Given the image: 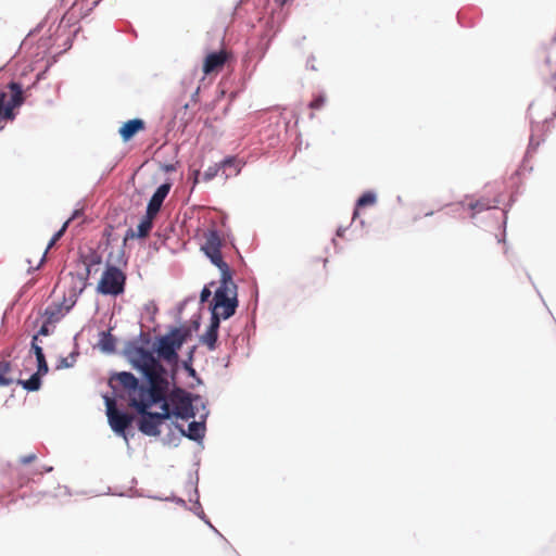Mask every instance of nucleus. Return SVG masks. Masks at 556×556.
Returning a JSON list of instances; mask_svg holds the SVG:
<instances>
[{
    "instance_id": "1",
    "label": "nucleus",
    "mask_w": 556,
    "mask_h": 556,
    "mask_svg": "<svg viewBox=\"0 0 556 556\" xmlns=\"http://www.w3.org/2000/svg\"><path fill=\"white\" fill-rule=\"evenodd\" d=\"M124 354L132 368L143 376L147 384L140 383L138 378L128 371L113 374L109 383L115 392L125 393L129 406L141 415L139 430L146 435L156 437L161 433L162 422L170 417V409L168 404H162L160 413L148 409L165 400L169 390L167 370L151 351L139 345L137 341L127 342Z\"/></svg>"
},
{
    "instance_id": "2",
    "label": "nucleus",
    "mask_w": 556,
    "mask_h": 556,
    "mask_svg": "<svg viewBox=\"0 0 556 556\" xmlns=\"http://www.w3.org/2000/svg\"><path fill=\"white\" fill-rule=\"evenodd\" d=\"M238 306L237 286L235 285L231 273L220 275V286L215 291L212 316L227 319L231 317Z\"/></svg>"
},
{
    "instance_id": "3",
    "label": "nucleus",
    "mask_w": 556,
    "mask_h": 556,
    "mask_svg": "<svg viewBox=\"0 0 556 556\" xmlns=\"http://www.w3.org/2000/svg\"><path fill=\"white\" fill-rule=\"evenodd\" d=\"M25 102L24 90L21 84L11 81L0 91V130L8 122L16 117L15 110Z\"/></svg>"
},
{
    "instance_id": "4",
    "label": "nucleus",
    "mask_w": 556,
    "mask_h": 556,
    "mask_svg": "<svg viewBox=\"0 0 556 556\" xmlns=\"http://www.w3.org/2000/svg\"><path fill=\"white\" fill-rule=\"evenodd\" d=\"M189 334L188 330L181 328H172L168 333L162 336L156 341L155 352L159 362L163 359L168 364L177 363L178 351L181 349Z\"/></svg>"
},
{
    "instance_id": "5",
    "label": "nucleus",
    "mask_w": 556,
    "mask_h": 556,
    "mask_svg": "<svg viewBox=\"0 0 556 556\" xmlns=\"http://www.w3.org/2000/svg\"><path fill=\"white\" fill-rule=\"evenodd\" d=\"M162 404H168L170 409V416L188 420L195 416V412L192 405V397L189 393L182 389H176L169 394L166 393V397L161 402Z\"/></svg>"
},
{
    "instance_id": "6",
    "label": "nucleus",
    "mask_w": 556,
    "mask_h": 556,
    "mask_svg": "<svg viewBox=\"0 0 556 556\" xmlns=\"http://www.w3.org/2000/svg\"><path fill=\"white\" fill-rule=\"evenodd\" d=\"M126 275L116 266L108 265L98 282L97 291L104 295H118L125 290Z\"/></svg>"
},
{
    "instance_id": "7",
    "label": "nucleus",
    "mask_w": 556,
    "mask_h": 556,
    "mask_svg": "<svg viewBox=\"0 0 556 556\" xmlns=\"http://www.w3.org/2000/svg\"><path fill=\"white\" fill-rule=\"evenodd\" d=\"M205 241L202 245V250L205 255L211 260V262L217 266L220 270V275H227L230 271V268L226 262H224L220 248L223 245V240L219 237L216 230H208L205 236Z\"/></svg>"
},
{
    "instance_id": "8",
    "label": "nucleus",
    "mask_w": 556,
    "mask_h": 556,
    "mask_svg": "<svg viewBox=\"0 0 556 556\" xmlns=\"http://www.w3.org/2000/svg\"><path fill=\"white\" fill-rule=\"evenodd\" d=\"M105 406L109 424L114 432L125 434L126 429L131 425L134 416L117 409L114 399L105 396Z\"/></svg>"
},
{
    "instance_id": "9",
    "label": "nucleus",
    "mask_w": 556,
    "mask_h": 556,
    "mask_svg": "<svg viewBox=\"0 0 556 556\" xmlns=\"http://www.w3.org/2000/svg\"><path fill=\"white\" fill-rule=\"evenodd\" d=\"M230 55L225 49L208 53L203 60L202 71L204 75H217L224 68Z\"/></svg>"
},
{
    "instance_id": "10",
    "label": "nucleus",
    "mask_w": 556,
    "mask_h": 556,
    "mask_svg": "<svg viewBox=\"0 0 556 556\" xmlns=\"http://www.w3.org/2000/svg\"><path fill=\"white\" fill-rule=\"evenodd\" d=\"M170 187H172V185L167 182V184L161 185L156 189V191L153 193L152 198L150 199V201L148 203L147 212H146V213H148V215H150V216L157 215L165 198L169 193Z\"/></svg>"
},
{
    "instance_id": "11",
    "label": "nucleus",
    "mask_w": 556,
    "mask_h": 556,
    "mask_svg": "<svg viewBox=\"0 0 556 556\" xmlns=\"http://www.w3.org/2000/svg\"><path fill=\"white\" fill-rule=\"evenodd\" d=\"M220 320L216 316H212L207 330L200 337V342L207 346L210 351L216 349Z\"/></svg>"
},
{
    "instance_id": "12",
    "label": "nucleus",
    "mask_w": 556,
    "mask_h": 556,
    "mask_svg": "<svg viewBox=\"0 0 556 556\" xmlns=\"http://www.w3.org/2000/svg\"><path fill=\"white\" fill-rule=\"evenodd\" d=\"M96 4V0H77L66 12L63 20L67 18L71 21L72 18L84 17L87 15V12L90 11Z\"/></svg>"
},
{
    "instance_id": "13",
    "label": "nucleus",
    "mask_w": 556,
    "mask_h": 556,
    "mask_svg": "<svg viewBox=\"0 0 556 556\" xmlns=\"http://www.w3.org/2000/svg\"><path fill=\"white\" fill-rule=\"evenodd\" d=\"M154 218H155V216H150V215H148V213H146V216L142 218V220L139 223V225L137 227V231L129 228L126 231L124 240L127 241L129 239L148 237V235L150 233V231L152 229Z\"/></svg>"
},
{
    "instance_id": "14",
    "label": "nucleus",
    "mask_w": 556,
    "mask_h": 556,
    "mask_svg": "<svg viewBox=\"0 0 556 556\" xmlns=\"http://www.w3.org/2000/svg\"><path fill=\"white\" fill-rule=\"evenodd\" d=\"M73 304L74 302L67 305H64V303H52L48 305L45 311L47 324L58 323L66 313L70 312Z\"/></svg>"
},
{
    "instance_id": "15",
    "label": "nucleus",
    "mask_w": 556,
    "mask_h": 556,
    "mask_svg": "<svg viewBox=\"0 0 556 556\" xmlns=\"http://www.w3.org/2000/svg\"><path fill=\"white\" fill-rule=\"evenodd\" d=\"M144 129V122L140 118L129 119L119 128L124 141L130 140L138 131Z\"/></svg>"
},
{
    "instance_id": "16",
    "label": "nucleus",
    "mask_w": 556,
    "mask_h": 556,
    "mask_svg": "<svg viewBox=\"0 0 556 556\" xmlns=\"http://www.w3.org/2000/svg\"><path fill=\"white\" fill-rule=\"evenodd\" d=\"M182 433L191 440H201L205 434L204 421H192L188 426V432L181 430Z\"/></svg>"
},
{
    "instance_id": "17",
    "label": "nucleus",
    "mask_w": 556,
    "mask_h": 556,
    "mask_svg": "<svg viewBox=\"0 0 556 556\" xmlns=\"http://www.w3.org/2000/svg\"><path fill=\"white\" fill-rule=\"evenodd\" d=\"M37 339H38V336H34L33 341H31V349L36 355L37 363H38L37 371H39V374H47L48 372V364L46 362V357H45L42 349L36 343Z\"/></svg>"
},
{
    "instance_id": "18",
    "label": "nucleus",
    "mask_w": 556,
    "mask_h": 556,
    "mask_svg": "<svg viewBox=\"0 0 556 556\" xmlns=\"http://www.w3.org/2000/svg\"><path fill=\"white\" fill-rule=\"evenodd\" d=\"M14 382L12 366L10 362H0V386L8 387Z\"/></svg>"
},
{
    "instance_id": "19",
    "label": "nucleus",
    "mask_w": 556,
    "mask_h": 556,
    "mask_svg": "<svg viewBox=\"0 0 556 556\" xmlns=\"http://www.w3.org/2000/svg\"><path fill=\"white\" fill-rule=\"evenodd\" d=\"M376 201H377V197L374 192L367 191V192L363 193L361 195V198L357 200L356 208L353 213V219H355L357 217L358 208L368 206V205H374L376 203Z\"/></svg>"
},
{
    "instance_id": "20",
    "label": "nucleus",
    "mask_w": 556,
    "mask_h": 556,
    "mask_svg": "<svg viewBox=\"0 0 556 556\" xmlns=\"http://www.w3.org/2000/svg\"><path fill=\"white\" fill-rule=\"evenodd\" d=\"M43 374H39V371L35 372L28 380H17V383L22 384L24 389L28 391H37L40 388L41 380L40 376Z\"/></svg>"
},
{
    "instance_id": "21",
    "label": "nucleus",
    "mask_w": 556,
    "mask_h": 556,
    "mask_svg": "<svg viewBox=\"0 0 556 556\" xmlns=\"http://www.w3.org/2000/svg\"><path fill=\"white\" fill-rule=\"evenodd\" d=\"M496 204H492L489 200H478V201H475V202H470L468 204V207L473 211V213H479V212H482V211H486V210H490L492 207H495ZM475 214L471 215V217H473Z\"/></svg>"
},
{
    "instance_id": "22",
    "label": "nucleus",
    "mask_w": 556,
    "mask_h": 556,
    "mask_svg": "<svg viewBox=\"0 0 556 556\" xmlns=\"http://www.w3.org/2000/svg\"><path fill=\"white\" fill-rule=\"evenodd\" d=\"M327 102V98L325 94L320 93L318 96H316L308 104L309 109L315 111V110H320L321 108L325 106Z\"/></svg>"
},
{
    "instance_id": "23",
    "label": "nucleus",
    "mask_w": 556,
    "mask_h": 556,
    "mask_svg": "<svg viewBox=\"0 0 556 556\" xmlns=\"http://www.w3.org/2000/svg\"><path fill=\"white\" fill-rule=\"evenodd\" d=\"M71 220H72V218L67 219L64 223V225L62 226V228L58 232H55L53 235V237L51 238V240H50V242L48 244V249L52 248L55 244V242L61 239V237L64 235V232H65V230H66V228H67V226H68Z\"/></svg>"
},
{
    "instance_id": "24",
    "label": "nucleus",
    "mask_w": 556,
    "mask_h": 556,
    "mask_svg": "<svg viewBox=\"0 0 556 556\" xmlns=\"http://www.w3.org/2000/svg\"><path fill=\"white\" fill-rule=\"evenodd\" d=\"M104 334V339L102 340V349L104 351H108V352H111L114 350V342H113V339L112 337L108 333H103Z\"/></svg>"
},
{
    "instance_id": "25",
    "label": "nucleus",
    "mask_w": 556,
    "mask_h": 556,
    "mask_svg": "<svg viewBox=\"0 0 556 556\" xmlns=\"http://www.w3.org/2000/svg\"><path fill=\"white\" fill-rule=\"evenodd\" d=\"M37 458V455L35 453H30L26 456H22L20 458V463L23 464V465H27V464H30L33 463L34 460H36Z\"/></svg>"
},
{
    "instance_id": "26",
    "label": "nucleus",
    "mask_w": 556,
    "mask_h": 556,
    "mask_svg": "<svg viewBox=\"0 0 556 556\" xmlns=\"http://www.w3.org/2000/svg\"><path fill=\"white\" fill-rule=\"evenodd\" d=\"M211 294H212V292H211L210 288L208 287H204L202 289V291H201V294H200V301L202 303L206 302L210 299Z\"/></svg>"
},
{
    "instance_id": "27",
    "label": "nucleus",
    "mask_w": 556,
    "mask_h": 556,
    "mask_svg": "<svg viewBox=\"0 0 556 556\" xmlns=\"http://www.w3.org/2000/svg\"><path fill=\"white\" fill-rule=\"evenodd\" d=\"M235 163H236V159H235V157H228V159L224 160V161L220 163V165H222V167H224V168H225V167H227V166H232V165H235Z\"/></svg>"
},
{
    "instance_id": "28",
    "label": "nucleus",
    "mask_w": 556,
    "mask_h": 556,
    "mask_svg": "<svg viewBox=\"0 0 556 556\" xmlns=\"http://www.w3.org/2000/svg\"><path fill=\"white\" fill-rule=\"evenodd\" d=\"M217 173V169L216 168H210L207 172H205L204 176H205V179L206 180H210L212 179Z\"/></svg>"
},
{
    "instance_id": "29",
    "label": "nucleus",
    "mask_w": 556,
    "mask_h": 556,
    "mask_svg": "<svg viewBox=\"0 0 556 556\" xmlns=\"http://www.w3.org/2000/svg\"><path fill=\"white\" fill-rule=\"evenodd\" d=\"M307 67H309L311 70L313 71H316L317 67L315 66V56H311L308 60H307Z\"/></svg>"
},
{
    "instance_id": "30",
    "label": "nucleus",
    "mask_w": 556,
    "mask_h": 556,
    "mask_svg": "<svg viewBox=\"0 0 556 556\" xmlns=\"http://www.w3.org/2000/svg\"><path fill=\"white\" fill-rule=\"evenodd\" d=\"M536 105L535 104H531L530 108H529V114L531 116V118L533 119L535 117V111H536Z\"/></svg>"
},
{
    "instance_id": "31",
    "label": "nucleus",
    "mask_w": 556,
    "mask_h": 556,
    "mask_svg": "<svg viewBox=\"0 0 556 556\" xmlns=\"http://www.w3.org/2000/svg\"><path fill=\"white\" fill-rule=\"evenodd\" d=\"M101 262V257L99 255H92L89 265L99 264Z\"/></svg>"
},
{
    "instance_id": "32",
    "label": "nucleus",
    "mask_w": 556,
    "mask_h": 556,
    "mask_svg": "<svg viewBox=\"0 0 556 556\" xmlns=\"http://www.w3.org/2000/svg\"><path fill=\"white\" fill-rule=\"evenodd\" d=\"M38 333L41 336H47L49 333L47 325H43Z\"/></svg>"
},
{
    "instance_id": "33",
    "label": "nucleus",
    "mask_w": 556,
    "mask_h": 556,
    "mask_svg": "<svg viewBox=\"0 0 556 556\" xmlns=\"http://www.w3.org/2000/svg\"><path fill=\"white\" fill-rule=\"evenodd\" d=\"M323 262H324V266H326V264H327L328 260H327V258H324V260H323Z\"/></svg>"
},
{
    "instance_id": "34",
    "label": "nucleus",
    "mask_w": 556,
    "mask_h": 556,
    "mask_svg": "<svg viewBox=\"0 0 556 556\" xmlns=\"http://www.w3.org/2000/svg\"><path fill=\"white\" fill-rule=\"evenodd\" d=\"M553 79L555 80V90H556V74L554 75Z\"/></svg>"
}]
</instances>
